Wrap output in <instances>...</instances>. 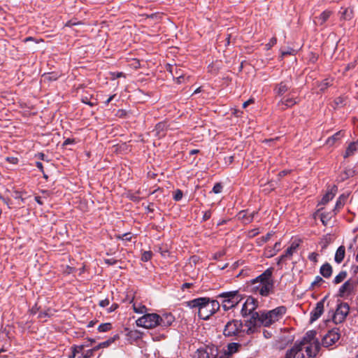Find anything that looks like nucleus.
Here are the masks:
<instances>
[{
  "mask_svg": "<svg viewBox=\"0 0 358 358\" xmlns=\"http://www.w3.org/2000/svg\"><path fill=\"white\" fill-rule=\"evenodd\" d=\"M317 331H308L301 340H297L292 346V358H314L319 353L321 345L329 348L340 338L339 329L329 330L322 338V343L316 338Z\"/></svg>",
  "mask_w": 358,
  "mask_h": 358,
  "instance_id": "obj_1",
  "label": "nucleus"
},
{
  "mask_svg": "<svg viewBox=\"0 0 358 358\" xmlns=\"http://www.w3.org/2000/svg\"><path fill=\"white\" fill-rule=\"evenodd\" d=\"M186 306L197 309L199 318L207 320L220 308V303L208 297H199L185 302Z\"/></svg>",
  "mask_w": 358,
  "mask_h": 358,
  "instance_id": "obj_2",
  "label": "nucleus"
},
{
  "mask_svg": "<svg viewBox=\"0 0 358 358\" xmlns=\"http://www.w3.org/2000/svg\"><path fill=\"white\" fill-rule=\"evenodd\" d=\"M272 273V268H268L261 275L252 279L250 285L251 291L262 296H267L273 288Z\"/></svg>",
  "mask_w": 358,
  "mask_h": 358,
  "instance_id": "obj_3",
  "label": "nucleus"
},
{
  "mask_svg": "<svg viewBox=\"0 0 358 358\" xmlns=\"http://www.w3.org/2000/svg\"><path fill=\"white\" fill-rule=\"evenodd\" d=\"M217 298L222 299V307L224 310L235 307L241 301L242 298L238 291L224 292L217 295Z\"/></svg>",
  "mask_w": 358,
  "mask_h": 358,
  "instance_id": "obj_4",
  "label": "nucleus"
},
{
  "mask_svg": "<svg viewBox=\"0 0 358 358\" xmlns=\"http://www.w3.org/2000/svg\"><path fill=\"white\" fill-rule=\"evenodd\" d=\"M286 313L285 306H279L268 312L262 313V323L264 327H269L275 321L279 320Z\"/></svg>",
  "mask_w": 358,
  "mask_h": 358,
  "instance_id": "obj_5",
  "label": "nucleus"
},
{
  "mask_svg": "<svg viewBox=\"0 0 358 358\" xmlns=\"http://www.w3.org/2000/svg\"><path fill=\"white\" fill-rule=\"evenodd\" d=\"M243 324L240 320H231L227 322L223 329V335L225 337L238 336L241 333H245L243 329Z\"/></svg>",
  "mask_w": 358,
  "mask_h": 358,
  "instance_id": "obj_6",
  "label": "nucleus"
},
{
  "mask_svg": "<svg viewBox=\"0 0 358 358\" xmlns=\"http://www.w3.org/2000/svg\"><path fill=\"white\" fill-rule=\"evenodd\" d=\"M158 318L159 315L157 313H148L139 317L136 323L138 327L152 329L158 327Z\"/></svg>",
  "mask_w": 358,
  "mask_h": 358,
  "instance_id": "obj_7",
  "label": "nucleus"
},
{
  "mask_svg": "<svg viewBox=\"0 0 358 358\" xmlns=\"http://www.w3.org/2000/svg\"><path fill=\"white\" fill-rule=\"evenodd\" d=\"M249 315L250 316V319L245 321V326L247 327V329H245V333L248 335L254 334L257 327L262 325V314L253 313Z\"/></svg>",
  "mask_w": 358,
  "mask_h": 358,
  "instance_id": "obj_8",
  "label": "nucleus"
},
{
  "mask_svg": "<svg viewBox=\"0 0 358 358\" xmlns=\"http://www.w3.org/2000/svg\"><path fill=\"white\" fill-rule=\"evenodd\" d=\"M350 307L347 303H341L337 305L336 310L333 316V321L336 324L343 322L349 313Z\"/></svg>",
  "mask_w": 358,
  "mask_h": 358,
  "instance_id": "obj_9",
  "label": "nucleus"
},
{
  "mask_svg": "<svg viewBox=\"0 0 358 358\" xmlns=\"http://www.w3.org/2000/svg\"><path fill=\"white\" fill-rule=\"evenodd\" d=\"M218 349L214 345H207L196 350V358H217Z\"/></svg>",
  "mask_w": 358,
  "mask_h": 358,
  "instance_id": "obj_10",
  "label": "nucleus"
},
{
  "mask_svg": "<svg viewBox=\"0 0 358 358\" xmlns=\"http://www.w3.org/2000/svg\"><path fill=\"white\" fill-rule=\"evenodd\" d=\"M258 306L257 301L252 296L248 297L243 303L241 313L243 317L249 316L250 314L257 313L255 310Z\"/></svg>",
  "mask_w": 358,
  "mask_h": 358,
  "instance_id": "obj_11",
  "label": "nucleus"
},
{
  "mask_svg": "<svg viewBox=\"0 0 358 358\" xmlns=\"http://www.w3.org/2000/svg\"><path fill=\"white\" fill-rule=\"evenodd\" d=\"M327 296H324L322 300L318 301L315 307L312 310V311L310 313V322L313 323L315 322L317 320H318L322 313H324V302L327 299Z\"/></svg>",
  "mask_w": 358,
  "mask_h": 358,
  "instance_id": "obj_12",
  "label": "nucleus"
},
{
  "mask_svg": "<svg viewBox=\"0 0 358 358\" xmlns=\"http://www.w3.org/2000/svg\"><path fill=\"white\" fill-rule=\"evenodd\" d=\"M174 321L175 317L171 313L159 315L158 327L166 329L170 327Z\"/></svg>",
  "mask_w": 358,
  "mask_h": 358,
  "instance_id": "obj_13",
  "label": "nucleus"
},
{
  "mask_svg": "<svg viewBox=\"0 0 358 358\" xmlns=\"http://www.w3.org/2000/svg\"><path fill=\"white\" fill-rule=\"evenodd\" d=\"M257 211H253L250 213L248 210H241L238 213V218L242 221L244 224H248L252 222L255 217L257 215Z\"/></svg>",
  "mask_w": 358,
  "mask_h": 358,
  "instance_id": "obj_14",
  "label": "nucleus"
},
{
  "mask_svg": "<svg viewBox=\"0 0 358 358\" xmlns=\"http://www.w3.org/2000/svg\"><path fill=\"white\" fill-rule=\"evenodd\" d=\"M331 12L329 10L323 11L318 17L315 18V23L316 24L322 25L331 16Z\"/></svg>",
  "mask_w": 358,
  "mask_h": 358,
  "instance_id": "obj_15",
  "label": "nucleus"
},
{
  "mask_svg": "<svg viewBox=\"0 0 358 358\" xmlns=\"http://www.w3.org/2000/svg\"><path fill=\"white\" fill-rule=\"evenodd\" d=\"M320 274L326 278H329L332 274V267L329 263L324 264L320 269Z\"/></svg>",
  "mask_w": 358,
  "mask_h": 358,
  "instance_id": "obj_16",
  "label": "nucleus"
},
{
  "mask_svg": "<svg viewBox=\"0 0 358 358\" xmlns=\"http://www.w3.org/2000/svg\"><path fill=\"white\" fill-rule=\"evenodd\" d=\"M241 345L238 343H230L227 345V349L224 350L228 355L231 357L234 354L239 351Z\"/></svg>",
  "mask_w": 358,
  "mask_h": 358,
  "instance_id": "obj_17",
  "label": "nucleus"
},
{
  "mask_svg": "<svg viewBox=\"0 0 358 358\" xmlns=\"http://www.w3.org/2000/svg\"><path fill=\"white\" fill-rule=\"evenodd\" d=\"M168 128L167 122H160L157 123L155 126V131L157 132V135L159 137L164 136L165 135V131Z\"/></svg>",
  "mask_w": 358,
  "mask_h": 358,
  "instance_id": "obj_18",
  "label": "nucleus"
},
{
  "mask_svg": "<svg viewBox=\"0 0 358 358\" xmlns=\"http://www.w3.org/2000/svg\"><path fill=\"white\" fill-rule=\"evenodd\" d=\"M344 136L343 131H339L332 135L331 136L329 137L326 141L327 144L329 146H332L336 141L341 139Z\"/></svg>",
  "mask_w": 358,
  "mask_h": 358,
  "instance_id": "obj_19",
  "label": "nucleus"
},
{
  "mask_svg": "<svg viewBox=\"0 0 358 358\" xmlns=\"http://www.w3.org/2000/svg\"><path fill=\"white\" fill-rule=\"evenodd\" d=\"M345 250L344 246L341 245L338 247L334 257V260L336 263L340 264L342 262L345 257Z\"/></svg>",
  "mask_w": 358,
  "mask_h": 358,
  "instance_id": "obj_20",
  "label": "nucleus"
},
{
  "mask_svg": "<svg viewBox=\"0 0 358 358\" xmlns=\"http://www.w3.org/2000/svg\"><path fill=\"white\" fill-rule=\"evenodd\" d=\"M353 289L352 283L348 280L345 282L339 288V293L341 296H343L345 293H350Z\"/></svg>",
  "mask_w": 358,
  "mask_h": 358,
  "instance_id": "obj_21",
  "label": "nucleus"
},
{
  "mask_svg": "<svg viewBox=\"0 0 358 358\" xmlns=\"http://www.w3.org/2000/svg\"><path fill=\"white\" fill-rule=\"evenodd\" d=\"M357 148H358L357 143L352 142V143H350V145L348 146V148L345 150L344 157L346 158V157H348L352 155L357 150Z\"/></svg>",
  "mask_w": 358,
  "mask_h": 358,
  "instance_id": "obj_22",
  "label": "nucleus"
},
{
  "mask_svg": "<svg viewBox=\"0 0 358 358\" xmlns=\"http://www.w3.org/2000/svg\"><path fill=\"white\" fill-rule=\"evenodd\" d=\"M341 17L344 20H350L353 17V11L350 8H347L343 9V10L340 11Z\"/></svg>",
  "mask_w": 358,
  "mask_h": 358,
  "instance_id": "obj_23",
  "label": "nucleus"
},
{
  "mask_svg": "<svg viewBox=\"0 0 358 358\" xmlns=\"http://www.w3.org/2000/svg\"><path fill=\"white\" fill-rule=\"evenodd\" d=\"M291 99L289 97H283L278 103L280 110H284L290 106Z\"/></svg>",
  "mask_w": 358,
  "mask_h": 358,
  "instance_id": "obj_24",
  "label": "nucleus"
},
{
  "mask_svg": "<svg viewBox=\"0 0 358 358\" xmlns=\"http://www.w3.org/2000/svg\"><path fill=\"white\" fill-rule=\"evenodd\" d=\"M289 90L288 85L284 82H281L278 86L276 87L275 91L276 94L278 96L284 95Z\"/></svg>",
  "mask_w": 358,
  "mask_h": 358,
  "instance_id": "obj_25",
  "label": "nucleus"
},
{
  "mask_svg": "<svg viewBox=\"0 0 358 358\" xmlns=\"http://www.w3.org/2000/svg\"><path fill=\"white\" fill-rule=\"evenodd\" d=\"M335 196V193L334 192V189H331L327 191V192L323 196L321 200L322 204H326L330 200H331Z\"/></svg>",
  "mask_w": 358,
  "mask_h": 358,
  "instance_id": "obj_26",
  "label": "nucleus"
},
{
  "mask_svg": "<svg viewBox=\"0 0 358 358\" xmlns=\"http://www.w3.org/2000/svg\"><path fill=\"white\" fill-rule=\"evenodd\" d=\"M120 336L118 334L114 335L113 337L109 338L108 340L101 343V345L103 348L109 347L112 343H113L116 340L119 339Z\"/></svg>",
  "mask_w": 358,
  "mask_h": 358,
  "instance_id": "obj_27",
  "label": "nucleus"
},
{
  "mask_svg": "<svg viewBox=\"0 0 358 358\" xmlns=\"http://www.w3.org/2000/svg\"><path fill=\"white\" fill-rule=\"evenodd\" d=\"M132 234L130 232L124 233L123 234L115 235V238L117 240H122L125 241H131L132 238Z\"/></svg>",
  "mask_w": 358,
  "mask_h": 358,
  "instance_id": "obj_28",
  "label": "nucleus"
},
{
  "mask_svg": "<svg viewBox=\"0 0 358 358\" xmlns=\"http://www.w3.org/2000/svg\"><path fill=\"white\" fill-rule=\"evenodd\" d=\"M331 85V81L329 79H324L318 84V87L320 92L325 91Z\"/></svg>",
  "mask_w": 358,
  "mask_h": 358,
  "instance_id": "obj_29",
  "label": "nucleus"
},
{
  "mask_svg": "<svg viewBox=\"0 0 358 358\" xmlns=\"http://www.w3.org/2000/svg\"><path fill=\"white\" fill-rule=\"evenodd\" d=\"M291 256V245L288 246L286 249L285 254L282 255L279 257V261L278 262V264H280L283 262H285L287 259H288Z\"/></svg>",
  "mask_w": 358,
  "mask_h": 358,
  "instance_id": "obj_30",
  "label": "nucleus"
},
{
  "mask_svg": "<svg viewBox=\"0 0 358 358\" xmlns=\"http://www.w3.org/2000/svg\"><path fill=\"white\" fill-rule=\"evenodd\" d=\"M347 276V273L345 271H341L334 279V282L335 284H338L343 282Z\"/></svg>",
  "mask_w": 358,
  "mask_h": 358,
  "instance_id": "obj_31",
  "label": "nucleus"
},
{
  "mask_svg": "<svg viewBox=\"0 0 358 358\" xmlns=\"http://www.w3.org/2000/svg\"><path fill=\"white\" fill-rule=\"evenodd\" d=\"M112 328V324L109 322L101 324L98 327L99 332H107Z\"/></svg>",
  "mask_w": 358,
  "mask_h": 358,
  "instance_id": "obj_32",
  "label": "nucleus"
},
{
  "mask_svg": "<svg viewBox=\"0 0 358 358\" xmlns=\"http://www.w3.org/2000/svg\"><path fill=\"white\" fill-rule=\"evenodd\" d=\"M133 309L134 311L137 313H143L147 310L146 307L141 303L138 305L134 303L133 305Z\"/></svg>",
  "mask_w": 358,
  "mask_h": 358,
  "instance_id": "obj_33",
  "label": "nucleus"
},
{
  "mask_svg": "<svg viewBox=\"0 0 358 358\" xmlns=\"http://www.w3.org/2000/svg\"><path fill=\"white\" fill-rule=\"evenodd\" d=\"M152 252L151 251H144L141 255V261L146 262L152 259Z\"/></svg>",
  "mask_w": 358,
  "mask_h": 358,
  "instance_id": "obj_34",
  "label": "nucleus"
},
{
  "mask_svg": "<svg viewBox=\"0 0 358 358\" xmlns=\"http://www.w3.org/2000/svg\"><path fill=\"white\" fill-rule=\"evenodd\" d=\"M182 196H183L182 191L178 189L174 192L173 198L176 201H179L182 199Z\"/></svg>",
  "mask_w": 358,
  "mask_h": 358,
  "instance_id": "obj_35",
  "label": "nucleus"
},
{
  "mask_svg": "<svg viewBox=\"0 0 358 358\" xmlns=\"http://www.w3.org/2000/svg\"><path fill=\"white\" fill-rule=\"evenodd\" d=\"M324 280L323 278L319 275L316 276L314 281L311 282V287H315L316 286H319L321 282H324Z\"/></svg>",
  "mask_w": 358,
  "mask_h": 358,
  "instance_id": "obj_36",
  "label": "nucleus"
},
{
  "mask_svg": "<svg viewBox=\"0 0 358 358\" xmlns=\"http://www.w3.org/2000/svg\"><path fill=\"white\" fill-rule=\"evenodd\" d=\"M85 348V345H74L71 347V350L75 351V352L76 354H79L80 352H83V350H84Z\"/></svg>",
  "mask_w": 358,
  "mask_h": 358,
  "instance_id": "obj_37",
  "label": "nucleus"
},
{
  "mask_svg": "<svg viewBox=\"0 0 358 358\" xmlns=\"http://www.w3.org/2000/svg\"><path fill=\"white\" fill-rule=\"evenodd\" d=\"M222 190V185L220 183H216L213 187V192L215 194H219Z\"/></svg>",
  "mask_w": 358,
  "mask_h": 358,
  "instance_id": "obj_38",
  "label": "nucleus"
},
{
  "mask_svg": "<svg viewBox=\"0 0 358 358\" xmlns=\"http://www.w3.org/2000/svg\"><path fill=\"white\" fill-rule=\"evenodd\" d=\"M318 256L319 255L317 252H313L309 254L308 259L310 261L316 263L317 262Z\"/></svg>",
  "mask_w": 358,
  "mask_h": 358,
  "instance_id": "obj_39",
  "label": "nucleus"
},
{
  "mask_svg": "<svg viewBox=\"0 0 358 358\" xmlns=\"http://www.w3.org/2000/svg\"><path fill=\"white\" fill-rule=\"evenodd\" d=\"M80 24H81L80 21H78L76 20H70L66 22V26L73 27V26Z\"/></svg>",
  "mask_w": 358,
  "mask_h": 358,
  "instance_id": "obj_40",
  "label": "nucleus"
},
{
  "mask_svg": "<svg viewBox=\"0 0 358 358\" xmlns=\"http://www.w3.org/2000/svg\"><path fill=\"white\" fill-rule=\"evenodd\" d=\"M211 214L212 212L210 210L205 211L203 215L202 220L205 222L209 220L211 217Z\"/></svg>",
  "mask_w": 358,
  "mask_h": 358,
  "instance_id": "obj_41",
  "label": "nucleus"
},
{
  "mask_svg": "<svg viewBox=\"0 0 358 358\" xmlns=\"http://www.w3.org/2000/svg\"><path fill=\"white\" fill-rule=\"evenodd\" d=\"M94 350H92V348L87 350L84 355H82V358H89L94 356Z\"/></svg>",
  "mask_w": 358,
  "mask_h": 358,
  "instance_id": "obj_42",
  "label": "nucleus"
},
{
  "mask_svg": "<svg viewBox=\"0 0 358 358\" xmlns=\"http://www.w3.org/2000/svg\"><path fill=\"white\" fill-rule=\"evenodd\" d=\"M109 304H110V300L108 298L101 300L99 302V305L102 308H105V307L108 306Z\"/></svg>",
  "mask_w": 358,
  "mask_h": 358,
  "instance_id": "obj_43",
  "label": "nucleus"
},
{
  "mask_svg": "<svg viewBox=\"0 0 358 358\" xmlns=\"http://www.w3.org/2000/svg\"><path fill=\"white\" fill-rule=\"evenodd\" d=\"M225 255V252L222 250L217 252L213 255V259L215 260L220 259L221 257H222Z\"/></svg>",
  "mask_w": 358,
  "mask_h": 358,
  "instance_id": "obj_44",
  "label": "nucleus"
},
{
  "mask_svg": "<svg viewBox=\"0 0 358 358\" xmlns=\"http://www.w3.org/2000/svg\"><path fill=\"white\" fill-rule=\"evenodd\" d=\"M118 308L119 305L117 303H114L107 309V312L108 313H113L115 310H116Z\"/></svg>",
  "mask_w": 358,
  "mask_h": 358,
  "instance_id": "obj_45",
  "label": "nucleus"
},
{
  "mask_svg": "<svg viewBox=\"0 0 358 358\" xmlns=\"http://www.w3.org/2000/svg\"><path fill=\"white\" fill-rule=\"evenodd\" d=\"M334 102L336 106H343L344 105L345 100L343 97L339 96L335 99Z\"/></svg>",
  "mask_w": 358,
  "mask_h": 358,
  "instance_id": "obj_46",
  "label": "nucleus"
},
{
  "mask_svg": "<svg viewBox=\"0 0 358 358\" xmlns=\"http://www.w3.org/2000/svg\"><path fill=\"white\" fill-rule=\"evenodd\" d=\"M276 42H277L276 38H272L270 40L269 43L266 45V49L269 50L270 48H271L276 43Z\"/></svg>",
  "mask_w": 358,
  "mask_h": 358,
  "instance_id": "obj_47",
  "label": "nucleus"
},
{
  "mask_svg": "<svg viewBox=\"0 0 358 358\" xmlns=\"http://www.w3.org/2000/svg\"><path fill=\"white\" fill-rule=\"evenodd\" d=\"M104 262L108 265H115L117 262V260L114 258L105 259Z\"/></svg>",
  "mask_w": 358,
  "mask_h": 358,
  "instance_id": "obj_48",
  "label": "nucleus"
},
{
  "mask_svg": "<svg viewBox=\"0 0 358 358\" xmlns=\"http://www.w3.org/2000/svg\"><path fill=\"white\" fill-rule=\"evenodd\" d=\"M301 240L300 239H295L294 241H292V250L295 248H298L300 245Z\"/></svg>",
  "mask_w": 358,
  "mask_h": 358,
  "instance_id": "obj_49",
  "label": "nucleus"
},
{
  "mask_svg": "<svg viewBox=\"0 0 358 358\" xmlns=\"http://www.w3.org/2000/svg\"><path fill=\"white\" fill-rule=\"evenodd\" d=\"M129 199L134 202H138L141 200V198L136 194H131Z\"/></svg>",
  "mask_w": 358,
  "mask_h": 358,
  "instance_id": "obj_50",
  "label": "nucleus"
},
{
  "mask_svg": "<svg viewBox=\"0 0 358 358\" xmlns=\"http://www.w3.org/2000/svg\"><path fill=\"white\" fill-rule=\"evenodd\" d=\"M342 196H340L338 201H336L335 208H340L341 206H343V203L341 201Z\"/></svg>",
  "mask_w": 358,
  "mask_h": 358,
  "instance_id": "obj_51",
  "label": "nucleus"
},
{
  "mask_svg": "<svg viewBox=\"0 0 358 358\" xmlns=\"http://www.w3.org/2000/svg\"><path fill=\"white\" fill-rule=\"evenodd\" d=\"M231 357L228 355V353L224 350V352L217 358H231Z\"/></svg>",
  "mask_w": 358,
  "mask_h": 358,
  "instance_id": "obj_52",
  "label": "nucleus"
},
{
  "mask_svg": "<svg viewBox=\"0 0 358 358\" xmlns=\"http://www.w3.org/2000/svg\"><path fill=\"white\" fill-rule=\"evenodd\" d=\"M253 102H254V99H250L249 100L245 101L243 103V108H245L248 106H249L250 103H252Z\"/></svg>",
  "mask_w": 358,
  "mask_h": 358,
  "instance_id": "obj_53",
  "label": "nucleus"
},
{
  "mask_svg": "<svg viewBox=\"0 0 358 358\" xmlns=\"http://www.w3.org/2000/svg\"><path fill=\"white\" fill-rule=\"evenodd\" d=\"M36 166L43 173V164L40 162H36Z\"/></svg>",
  "mask_w": 358,
  "mask_h": 358,
  "instance_id": "obj_54",
  "label": "nucleus"
},
{
  "mask_svg": "<svg viewBox=\"0 0 358 358\" xmlns=\"http://www.w3.org/2000/svg\"><path fill=\"white\" fill-rule=\"evenodd\" d=\"M75 142V140L74 139H71V138H67L64 141V145H69V144H73Z\"/></svg>",
  "mask_w": 358,
  "mask_h": 358,
  "instance_id": "obj_55",
  "label": "nucleus"
},
{
  "mask_svg": "<svg viewBox=\"0 0 358 358\" xmlns=\"http://www.w3.org/2000/svg\"><path fill=\"white\" fill-rule=\"evenodd\" d=\"M192 286V283L185 282V283L182 284V289L184 290L185 289L190 288Z\"/></svg>",
  "mask_w": 358,
  "mask_h": 358,
  "instance_id": "obj_56",
  "label": "nucleus"
},
{
  "mask_svg": "<svg viewBox=\"0 0 358 358\" xmlns=\"http://www.w3.org/2000/svg\"><path fill=\"white\" fill-rule=\"evenodd\" d=\"M281 243L280 242H276L274 245V250L278 251L280 249Z\"/></svg>",
  "mask_w": 358,
  "mask_h": 358,
  "instance_id": "obj_57",
  "label": "nucleus"
},
{
  "mask_svg": "<svg viewBox=\"0 0 358 358\" xmlns=\"http://www.w3.org/2000/svg\"><path fill=\"white\" fill-rule=\"evenodd\" d=\"M35 201L39 204V205H43V200H42V198L41 196H36L35 197Z\"/></svg>",
  "mask_w": 358,
  "mask_h": 358,
  "instance_id": "obj_58",
  "label": "nucleus"
},
{
  "mask_svg": "<svg viewBox=\"0 0 358 358\" xmlns=\"http://www.w3.org/2000/svg\"><path fill=\"white\" fill-rule=\"evenodd\" d=\"M226 162H229V164H231L234 162V156H229L227 157H225Z\"/></svg>",
  "mask_w": 358,
  "mask_h": 358,
  "instance_id": "obj_59",
  "label": "nucleus"
},
{
  "mask_svg": "<svg viewBox=\"0 0 358 358\" xmlns=\"http://www.w3.org/2000/svg\"><path fill=\"white\" fill-rule=\"evenodd\" d=\"M173 69H175V70L176 71V74L177 76H178V74H180V71H177V70H178L177 66H171V67H170L169 71H170V72H171L172 74H173Z\"/></svg>",
  "mask_w": 358,
  "mask_h": 358,
  "instance_id": "obj_60",
  "label": "nucleus"
},
{
  "mask_svg": "<svg viewBox=\"0 0 358 358\" xmlns=\"http://www.w3.org/2000/svg\"><path fill=\"white\" fill-rule=\"evenodd\" d=\"M115 96V94L111 95L108 97V99L105 101V103L108 105Z\"/></svg>",
  "mask_w": 358,
  "mask_h": 358,
  "instance_id": "obj_61",
  "label": "nucleus"
},
{
  "mask_svg": "<svg viewBox=\"0 0 358 358\" xmlns=\"http://www.w3.org/2000/svg\"><path fill=\"white\" fill-rule=\"evenodd\" d=\"M199 152H200L199 150L193 149L189 151V155H196V154H198Z\"/></svg>",
  "mask_w": 358,
  "mask_h": 358,
  "instance_id": "obj_62",
  "label": "nucleus"
},
{
  "mask_svg": "<svg viewBox=\"0 0 358 358\" xmlns=\"http://www.w3.org/2000/svg\"><path fill=\"white\" fill-rule=\"evenodd\" d=\"M160 252L162 256L165 257L169 253V251L167 250H162L161 248H159Z\"/></svg>",
  "mask_w": 358,
  "mask_h": 358,
  "instance_id": "obj_63",
  "label": "nucleus"
},
{
  "mask_svg": "<svg viewBox=\"0 0 358 358\" xmlns=\"http://www.w3.org/2000/svg\"><path fill=\"white\" fill-rule=\"evenodd\" d=\"M285 358H291V349L287 350Z\"/></svg>",
  "mask_w": 358,
  "mask_h": 358,
  "instance_id": "obj_64",
  "label": "nucleus"
}]
</instances>
